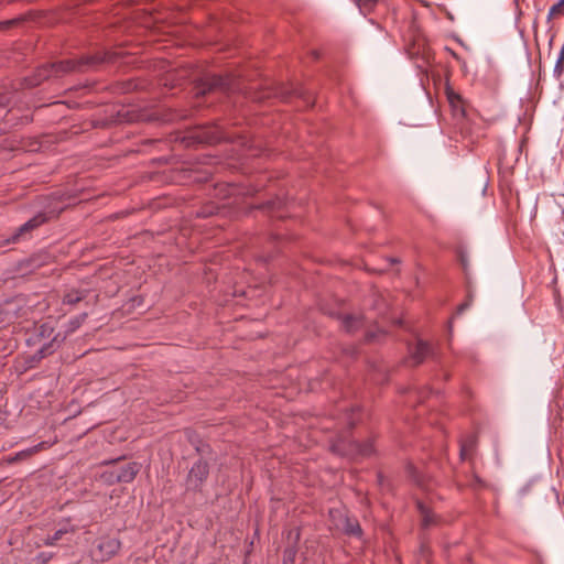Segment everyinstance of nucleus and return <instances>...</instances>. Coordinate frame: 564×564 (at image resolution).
Listing matches in <instances>:
<instances>
[{"label":"nucleus","mask_w":564,"mask_h":564,"mask_svg":"<svg viewBox=\"0 0 564 564\" xmlns=\"http://www.w3.org/2000/svg\"><path fill=\"white\" fill-rule=\"evenodd\" d=\"M265 97H270V94H265V95H261V96H259V97H254V99H257V100H262V99H263V98H265Z\"/></svg>","instance_id":"7c9ffc66"},{"label":"nucleus","mask_w":564,"mask_h":564,"mask_svg":"<svg viewBox=\"0 0 564 564\" xmlns=\"http://www.w3.org/2000/svg\"><path fill=\"white\" fill-rule=\"evenodd\" d=\"M373 337L375 335L372 333H368L366 339L367 341H371Z\"/></svg>","instance_id":"c756f323"},{"label":"nucleus","mask_w":564,"mask_h":564,"mask_svg":"<svg viewBox=\"0 0 564 564\" xmlns=\"http://www.w3.org/2000/svg\"><path fill=\"white\" fill-rule=\"evenodd\" d=\"M121 547V542L116 538L104 536L98 539L95 555L98 561L105 562L115 556Z\"/></svg>","instance_id":"0eeeda50"},{"label":"nucleus","mask_w":564,"mask_h":564,"mask_svg":"<svg viewBox=\"0 0 564 564\" xmlns=\"http://www.w3.org/2000/svg\"><path fill=\"white\" fill-rule=\"evenodd\" d=\"M297 554L296 542L283 551L282 564H294Z\"/></svg>","instance_id":"aec40b11"},{"label":"nucleus","mask_w":564,"mask_h":564,"mask_svg":"<svg viewBox=\"0 0 564 564\" xmlns=\"http://www.w3.org/2000/svg\"><path fill=\"white\" fill-rule=\"evenodd\" d=\"M56 333H54V328L50 323H43L36 328V340L41 343L42 340H46L52 338Z\"/></svg>","instance_id":"f3484780"},{"label":"nucleus","mask_w":564,"mask_h":564,"mask_svg":"<svg viewBox=\"0 0 564 564\" xmlns=\"http://www.w3.org/2000/svg\"><path fill=\"white\" fill-rule=\"evenodd\" d=\"M291 94H299V95H300V91H297V90L290 91V90H286V89H284V88H280V89L275 93V96H278V97L282 98L283 100H288Z\"/></svg>","instance_id":"b1692460"},{"label":"nucleus","mask_w":564,"mask_h":564,"mask_svg":"<svg viewBox=\"0 0 564 564\" xmlns=\"http://www.w3.org/2000/svg\"><path fill=\"white\" fill-rule=\"evenodd\" d=\"M429 357H435V350L431 343L423 339H417L413 347H410V360L413 366H419L424 362Z\"/></svg>","instance_id":"6e6552de"},{"label":"nucleus","mask_w":564,"mask_h":564,"mask_svg":"<svg viewBox=\"0 0 564 564\" xmlns=\"http://www.w3.org/2000/svg\"><path fill=\"white\" fill-rule=\"evenodd\" d=\"M194 90L196 97L216 91L230 94L239 90V83L232 75L208 74L195 84Z\"/></svg>","instance_id":"f03ea898"},{"label":"nucleus","mask_w":564,"mask_h":564,"mask_svg":"<svg viewBox=\"0 0 564 564\" xmlns=\"http://www.w3.org/2000/svg\"><path fill=\"white\" fill-rule=\"evenodd\" d=\"M88 292L86 290H70L63 296V303L75 305L85 300Z\"/></svg>","instance_id":"dca6fc26"},{"label":"nucleus","mask_w":564,"mask_h":564,"mask_svg":"<svg viewBox=\"0 0 564 564\" xmlns=\"http://www.w3.org/2000/svg\"><path fill=\"white\" fill-rule=\"evenodd\" d=\"M53 212L45 213L40 212L35 216H33L31 219H29L26 223L21 225L17 230L6 240V243H17L22 238H25L28 235H30L33 230L39 228L40 226L44 225L46 221H48L51 218L56 217Z\"/></svg>","instance_id":"423d86ee"},{"label":"nucleus","mask_w":564,"mask_h":564,"mask_svg":"<svg viewBox=\"0 0 564 564\" xmlns=\"http://www.w3.org/2000/svg\"><path fill=\"white\" fill-rule=\"evenodd\" d=\"M87 316H88L87 313H82V314L75 316L74 318L69 319V322L66 325V330H65L64 335H66V336L70 335L76 329H78L82 326V324L86 321Z\"/></svg>","instance_id":"6ab92c4d"},{"label":"nucleus","mask_w":564,"mask_h":564,"mask_svg":"<svg viewBox=\"0 0 564 564\" xmlns=\"http://www.w3.org/2000/svg\"><path fill=\"white\" fill-rule=\"evenodd\" d=\"M117 57L118 54L113 52H98L83 55L77 59H64L44 64L37 67L32 75L24 78V86L33 88L52 77H61L72 72L84 73L93 70L104 63L115 62Z\"/></svg>","instance_id":"f257e3e1"},{"label":"nucleus","mask_w":564,"mask_h":564,"mask_svg":"<svg viewBox=\"0 0 564 564\" xmlns=\"http://www.w3.org/2000/svg\"><path fill=\"white\" fill-rule=\"evenodd\" d=\"M459 261H460L463 269L466 271L467 265H468V260H467L466 253L463 251L459 252Z\"/></svg>","instance_id":"bb28decb"},{"label":"nucleus","mask_w":564,"mask_h":564,"mask_svg":"<svg viewBox=\"0 0 564 564\" xmlns=\"http://www.w3.org/2000/svg\"><path fill=\"white\" fill-rule=\"evenodd\" d=\"M75 527L72 525L69 522H66L64 525H62L58 530H56L54 532L53 535H48L45 540H44V544L47 545V546H53L57 543V541H59L65 534L69 533V532H75Z\"/></svg>","instance_id":"9b49d317"},{"label":"nucleus","mask_w":564,"mask_h":564,"mask_svg":"<svg viewBox=\"0 0 564 564\" xmlns=\"http://www.w3.org/2000/svg\"><path fill=\"white\" fill-rule=\"evenodd\" d=\"M447 100H448L455 116L463 117L465 115V110L463 107V100L458 94H456L453 90H448L447 91Z\"/></svg>","instance_id":"4468645a"},{"label":"nucleus","mask_w":564,"mask_h":564,"mask_svg":"<svg viewBox=\"0 0 564 564\" xmlns=\"http://www.w3.org/2000/svg\"><path fill=\"white\" fill-rule=\"evenodd\" d=\"M471 302H473V295L470 293H468L467 300L464 303H462L460 305H458L456 314L459 315L464 311H466L471 305Z\"/></svg>","instance_id":"5701e85b"},{"label":"nucleus","mask_w":564,"mask_h":564,"mask_svg":"<svg viewBox=\"0 0 564 564\" xmlns=\"http://www.w3.org/2000/svg\"><path fill=\"white\" fill-rule=\"evenodd\" d=\"M341 325L348 333H352L362 326V317L350 314L344 315L341 317Z\"/></svg>","instance_id":"2eb2a0df"},{"label":"nucleus","mask_w":564,"mask_h":564,"mask_svg":"<svg viewBox=\"0 0 564 564\" xmlns=\"http://www.w3.org/2000/svg\"><path fill=\"white\" fill-rule=\"evenodd\" d=\"M564 15V0H560L557 3L550 8L547 19L551 20L554 17Z\"/></svg>","instance_id":"412c9836"},{"label":"nucleus","mask_w":564,"mask_h":564,"mask_svg":"<svg viewBox=\"0 0 564 564\" xmlns=\"http://www.w3.org/2000/svg\"><path fill=\"white\" fill-rule=\"evenodd\" d=\"M66 335H62L61 333H56L52 338L46 340H42L40 344V348L35 352V357L39 359L45 358L52 355L55 350H57L62 343L65 340Z\"/></svg>","instance_id":"1a4fd4ad"},{"label":"nucleus","mask_w":564,"mask_h":564,"mask_svg":"<svg viewBox=\"0 0 564 564\" xmlns=\"http://www.w3.org/2000/svg\"><path fill=\"white\" fill-rule=\"evenodd\" d=\"M332 451L343 457L355 459L358 457H368L373 453V443L367 440L364 443L339 436L330 446Z\"/></svg>","instance_id":"20e7f679"},{"label":"nucleus","mask_w":564,"mask_h":564,"mask_svg":"<svg viewBox=\"0 0 564 564\" xmlns=\"http://www.w3.org/2000/svg\"><path fill=\"white\" fill-rule=\"evenodd\" d=\"M390 264H399L401 260L399 258H388Z\"/></svg>","instance_id":"cd10ccee"},{"label":"nucleus","mask_w":564,"mask_h":564,"mask_svg":"<svg viewBox=\"0 0 564 564\" xmlns=\"http://www.w3.org/2000/svg\"><path fill=\"white\" fill-rule=\"evenodd\" d=\"M120 459L121 458L104 462L105 465H109V464L112 465L109 469L102 471L99 476L100 480L104 484H106L108 486H112L115 484H121V482L129 484V482H132L134 480V478L137 477V475L140 473V470H141L140 463L130 462L124 465H117V463Z\"/></svg>","instance_id":"7ed1b4c3"},{"label":"nucleus","mask_w":564,"mask_h":564,"mask_svg":"<svg viewBox=\"0 0 564 564\" xmlns=\"http://www.w3.org/2000/svg\"><path fill=\"white\" fill-rule=\"evenodd\" d=\"M209 469V463L203 457L193 463L185 478V492H202L203 486L208 479Z\"/></svg>","instance_id":"39448f33"},{"label":"nucleus","mask_w":564,"mask_h":564,"mask_svg":"<svg viewBox=\"0 0 564 564\" xmlns=\"http://www.w3.org/2000/svg\"><path fill=\"white\" fill-rule=\"evenodd\" d=\"M284 205H285V203H284L283 199L275 198V199H272V200H267L265 203L257 206V208L265 210V212H268L269 214H271L274 217L283 218L284 215L279 214V212L284 207Z\"/></svg>","instance_id":"9d476101"},{"label":"nucleus","mask_w":564,"mask_h":564,"mask_svg":"<svg viewBox=\"0 0 564 564\" xmlns=\"http://www.w3.org/2000/svg\"><path fill=\"white\" fill-rule=\"evenodd\" d=\"M50 446H51V444H48L47 442H41L33 447H30L28 449L17 453L14 457L9 459V462L14 463V462L28 458V457L32 456L33 454H36L45 448H48Z\"/></svg>","instance_id":"f8f14e48"},{"label":"nucleus","mask_w":564,"mask_h":564,"mask_svg":"<svg viewBox=\"0 0 564 564\" xmlns=\"http://www.w3.org/2000/svg\"><path fill=\"white\" fill-rule=\"evenodd\" d=\"M376 2L377 0H357V6L364 13H367L375 8Z\"/></svg>","instance_id":"4be33fe9"},{"label":"nucleus","mask_w":564,"mask_h":564,"mask_svg":"<svg viewBox=\"0 0 564 564\" xmlns=\"http://www.w3.org/2000/svg\"><path fill=\"white\" fill-rule=\"evenodd\" d=\"M346 531L350 534L358 535L361 533V528L358 523L349 525Z\"/></svg>","instance_id":"393cba45"},{"label":"nucleus","mask_w":564,"mask_h":564,"mask_svg":"<svg viewBox=\"0 0 564 564\" xmlns=\"http://www.w3.org/2000/svg\"><path fill=\"white\" fill-rule=\"evenodd\" d=\"M406 51L411 58H415L422 54V58L427 59L425 53V43L423 41L413 42L408 46Z\"/></svg>","instance_id":"a211bd4d"},{"label":"nucleus","mask_w":564,"mask_h":564,"mask_svg":"<svg viewBox=\"0 0 564 564\" xmlns=\"http://www.w3.org/2000/svg\"><path fill=\"white\" fill-rule=\"evenodd\" d=\"M218 140H219V138H218V137H210V138L206 139V141H207V142H210V143H212V142H217Z\"/></svg>","instance_id":"c85d7f7f"},{"label":"nucleus","mask_w":564,"mask_h":564,"mask_svg":"<svg viewBox=\"0 0 564 564\" xmlns=\"http://www.w3.org/2000/svg\"><path fill=\"white\" fill-rule=\"evenodd\" d=\"M416 508L422 517V527L424 529L436 523L435 514L422 501L416 502Z\"/></svg>","instance_id":"ddd939ff"},{"label":"nucleus","mask_w":564,"mask_h":564,"mask_svg":"<svg viewBox=\"0 0 564 564\" xmlns=\"http://www.w3.org/2000/svg\"><path fill=\"white\" fill-rule=\"evenodd\" d=\"M420 552H421L422 556H424V557H427L430 555V546L427 545V543H425V542L421 543Z\"/></svg>","instance_id":"a878e982"}]
</instances>
